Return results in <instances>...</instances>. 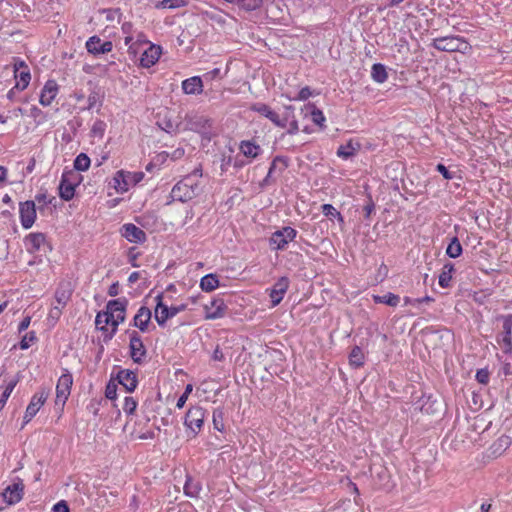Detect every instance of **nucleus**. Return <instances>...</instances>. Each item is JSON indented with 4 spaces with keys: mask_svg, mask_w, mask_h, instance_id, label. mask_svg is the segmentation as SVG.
I'll return each instance as SVG.
<instances>
[{
    "mask_svg": "<svg viewBox=\"0 0 512 512\" xmlns=\"http://www.w3.org/2000/svg\"><path fill=\"white\" fill-rule=\"evenodd\" d=\"M201 178L202 170L200 168H196L186 175L172 188L171 197L173 200L187 202L198 196L203 190Z\"/></svg>",
    "mask_w": 512,
    "mask_h": 512,
    "instance_id": "f257e3e1",
    "label": "nucleus"
},
{
    "mask_svg": "<svg viewBox=\"0 0 512 512\" xmlns=\"http://www.w3.org/2000/svg\"><path fill=\"white\" fill-rule=\"evenodd\" d=\"M432 46L439 51L460 52L463 54H466L471 50L470 44L460 36L435 38L432 42Z\"/></svg>",
    "mask_w": 512,
    "mask_h": 512,
    "instance_id": "f03ea898",
    "label": "nucleus"
},
{
    "mask_svg": "<svg viewBox=\"0 0 512 512\" xmlns=\"http://www.w3.org/2000/svg\"><path fill=\"white\" fill-rule=\"evenodd\" d=\"M502 322V329L496 335V342L505 354H512V314L499 315L496 318Z\"/></svg>",
    "mask_w": 512,
    "mask_h": 512,
    "instance_id": "7ed1b4c3",
    "label": "nucleus"
},
{
    "mask_svg": "<svg viewBox=\"0 0 512 512\" xmlns=\"http://www.w3.org/2000/svg\"><path fill=\"white\" fill-rule=\"evenodd\" d=\"M143 178V172H125L123 170H119L113 177V187L117 192L124 193L127 192L130 187L141 182Z\"/></svg>",
    "mask_w": 512,
    "mask_h": 512,
    "instance_id": "20e7f679",
    "label": "nucleus"
},
{
    "mask_svg": "<svg viewBox=\"0 0 512 512\" xmlns=\"http://www.w3.org/2000/svg\"><path fill=\"white\" fill-rule=\"evenodd\" d=\"M205 417L206 411L201 406H193L187 411L184 419V425L189 430L188 436L191 434L192 437H195L200 432L204 424Z\"/></svg>",
    "mask_w": 512,
    "mask_h": 512,
    "instance_id": "39448f33",
    "label": "nucleus"
},
{
    "mask_svg": "<svg viewBox=\"0 0 512 512\" xmlns=\"http://www.w3.org/2000/svg\"><path fill=\"white\" fill-rule=\"evenodd\" d=\"M79 181L80 175L77 172L72 170L64 172L59 184V196L65 201L71 200Z\"/></svg>",
    "mask_w": 512,
    "mask_h": 512,
    "instance_id": "423d86ee",
    "label": "nucleus"
},
{
    "mask_svg": "<svg viewBox=\"0 0 512 512\" xmlns=\"http://www.w3.org/2000/svg\"><path fill=\"white\" fill-rule=\"evenodd\" d=\"M24 485L21 480L8 485L0 494V510L18 503L23 497Z\"/></svg>",
    "mask_w": 512,
    "mask_h": 512,
    "instance_id": "0eeeda50",
    "label": "nucleus"
},
{
    "mask_svg": "<svg viewBox=\"0 0 512 512\" xmlns=\"http://www.w3.org/2000/svg\"><path fill=\"white\" fill-rule=\"evenodd\" d=\"M296 235L297 231L294 228L290 226L283 227L271 235L269 244L274 250H284L288 243L295 239Z\"/></svg>",
    "mask_w": 512,
    "mask_h": 512,
    "instance_id": "6e6552de",
    "label": "nucleus"
},
{
    "mask_svg": "<svg viewBox=\"0 0 512 512\" xmlns=\"http://www.w3.org/2000/svg\"><path fill=\"white\" fill-rule=\"evenodd\" d=\"M157 305L154 311L155 320L160 326H164L166 321L174 316H176L179 312L185 309L184 305L181 306H172L168 307L162 302V295L156 296Z\"/></svg>",
    "mask_w": 512,
    "mask_h": 512,
    "instance_id": "1a4fd4ad",
    "label": "nucleus"
},
{
    "mask_svg": "<svg viewBox=\"0 0 512 512\" xmlns=\"http://www.w3.org/2000/svg\"><path fill=\"white\" fill-rule=\"evenodd\" d=\"M73 377L69 372L60 376L56 385V400L58 406H64L71 392Z\"/></svg>",
    "mask_w": 512,
    "mask_h": 512,
    "instance_id": "9d476101",
    "label": "nucleus"
},
{
    "mask_svg": "<svg viewBox=\"0 0 512 512\" xmlns=\"http://www.w3.org/2000/svg\"><path fill=\"white\" fill-rule=\"evenodd\" d=\"M129 348L132 360L137 364H141L146 357L147 351L140 335L136 331L130 333Z\"/></svg>",
    "mask_w": 512,
    "mask_h": 512,
    "instance_id": "9b49d317",
    "label": "nucleus"
},
{
    "mask_svg": "<svg viewBox=\"0 0 512 512\" xmlns=\"http://www.w3.org/2000/svg\"><path fill=\"white\" fill-rule=\"evenodd\" d=\"M205 319L215 320L225 316L227 306L222 298H214L204 305Z\"/></svg>",
    "mask_w": 512,
    "mask_h": 512,
    "instance_id": "f8f14e48",
    "label": "nucleus"
},
{
    "mask_svg": "<svg viewBox=\"0 0 512 512\" xmlns=\"http://www.w3.org/2000/svg\"><path fill=\"white\" fill-rule=\"evenodd\" d=\"M19 214L22 227L25 229L31 228L36 219L35 203L30 200L21 202L19 205Z\"/></svg>",
    "mask_w": 512,
    "mask_h": 512,
    "instance_id": "ddd939ff",
    "label": "nucleus"
},
{
    "mask_svg": "<svg viewBox=\"0 0 512 512\" xmlns=\"http://www.w3.org/2000/svg\"><path fill=\"white\" fill-rule=\"evenodd\" d=\"M48 394L45 391H41L32 396L29 405L26 408L24 421L28 423L37 414L39 409L45 403Z\"/></svg>",
    "mask_w": 512,
    "mask_h": 512,
    "instance_id": "4468645a",
    "label": "nucleus"
},
{
    "mask_svg": "<svg viewBox=\"0 0 512 512\" xmlns=\"http://www.w3.org/2000/svg\"><path fill=\"white\" fill-rule=\"evenodd\" d=\"M86 49L93 55L109 53L113 49L111 41L102 42L98 36H92L86 41Z\"/></svg>",
    "mask_w": 512,
    "mask_h": 512,
    "instance_id": "2eb2a0df",
    "label": "nucleus"
},
{
    "mask_svg": "<svg viewBox=\"0 0 512 512\" xmlns=\"http://www.w3.org/2000/svg\"><path fill=\"white\" fill-rule=\"evenodd\" d=\"M121 235L132 243H143L146 241V233L132 223H127L122 226Z\"/></svg>",
    "mask_w": 512,
    "mask_h": 512,
    "instance_id": "dca6fc26",
    "label": "nucleus"
},
{
    "mask_svg": "<svg viewBox=\"0 0 512 512\" xmlns=\"http://www.w3.org/2000/svg\"><path fill=\"white\" fill-rule=\"evenodd\" d=\"M162 54V48L155 44H149L140 57V65L145 68H150L155 65Z\"/></svg>",
    "mask_w": 512,
    "mask_h": 512,
    "instance_id": "f3484780",
    "label": "nucleus"
},
{
    "mask_svg": "<svg viewBox=\"0 0 512 512\" xmlns=\"http://www.w3.org/2000/svg\"><path fill=\"white\" fill-rule=\"evenodd\" d=\"M211 126L210 120L204 116L199 115H186L184 130L195 132H204Z\"/></svg>",
    "mask_w": 512,
    "mask_h": 512,
    "instance_id": "a211bd4d",
    "label": "nucleus"
},
{
    "mask_svg": "<svg viewBox=\"0 0 512 512\" xmlns=\"http://www.w3.org/2000/svg\"><path fill=\"white\" fill-rule=\"evenodd\" d=\"M289 287V279L287 277H281L270 290L269 296L271 299L272 307L277 306L283 299L287 289Z\"/></svg>",
    "mask_w": 512,
    "mask_h": 512,
    "instance_id": "6ab92c4d",
    "label": "nucleus"
},
{
    "mask_svg": "<svg viewBox=\"0 0 512 512\" xmlns=\"http://www.w3.org/2000/svg\"><path fill=\"white\" fill-rule=\"evenodd\" d=\"M58 84L55 80H48L42 88L39 102L43 106H49L58 94Z\"/></svg>",
    "mask_w": 512,
    "mask_h": 512,
    "instance_id": "aec40b11",
    "label": "nucleus"
},
{
    "mask_svg": "<svg viewBox=\"0 0 512 512\" xmlns=\"http://www.w3.org/2000/svg\"><path fill=\"white\" fill-rule=\"evenodd\" d=\"M181 87L187 95H199L203 92V81L200 76H193L183 80Z\"/></svg>",
    "mask_w": 512,
    "mask_h": 512,
    "instance_id": "412c9836",
    "label": "nucleus"
},
{
    "mask_svg": "<svg viewBox=\"0 0 512 512\" xmlns=\"http://www.w3.org/2000/svg\"><path fill=\"white\" fill-rule=\"evenodd\" d=\"M117 380L127 392H133L138 383L136 374L131 370H120L117 374Z\"/></svg>",
    "mask_w": 512,
    "mask_h": 512,
    "instance_id": "4be33fe9",
    "label": "nucleus"
},
{
    "mask_svg": "<svg viewBox=\"0 0 512 512\" xmlns=\"http://www.w3.org/2000/svg\"><path fill=\"white\" fill-rule=\"evenodd\" d=\"M127 300L125 298H119L116 300H110L107 303L106 309L113 313L115 319L118 322H123L125 320V312H126Z\"/></svg>",
    "mask_w": 512,
    "mask_h": 512,
    "instance_id": "5701e85b",
    "label": "nucleus"
},
{
    "mask_svg": "<svg viewBox=\"0 0 512 512\" xmlns=\"http://www.w3.org/2000/svg\"><path fill=\"white\" fill-rule=\"evenodd\" d=\"M46 244V236L43 233H30L25 238V245L30 253L37 252Z\"/></svg>",
    "mask_w": 512,
    "mask_h": 512,
    "instance_id": "b1692460",
    "label": "nucleus"
},
{
    "mask_svg": "<svg viewBox=\"0 0 512 512\" xmlns=\"http://www.w3.org/2000/svg\"><path fill=\"white\" fill-rule=\"evenodd\" d=\"M151 315L152 314L149 308L145 306L140 307L134 316V326L139 328L142 332L147 331L148 324L151 320Z\"/></svg>",
    "mask_w": 512,
    "mask_h": 512,
    "instance_id": "393cba45",
    "label": "nucleus"
},
{
    "mask_svg": "<svg viewBox=\"0 0 512 512\" xmlns=\"http://www.w3.org/2000/svg\"><path fill=\"white\" fill-rule=\"evenodd\" d=\"M288 166L287 159L284 157L277 156L273 159L267 176L263 180V184L272 183L273 175L278 171L279 173L283 172Z\"/></svg>",
    "mask_w": 512,
    "mask_h": 512,
    "instance_id": "a878e982",
    "label": "nucleus"
},
{
    "mask_svg": "<svg viewBox=\"0 0 512 512\" xmlns=\"http://www.w3.org/2000/svg\"><path fill=\"white\" fill-rule=\"evenodd\" d=\"M72 295L70 283H61L55 291V300L58 306L65 307Z\"/></svg>",
    "mask_w": 512,
    "mask_h": 512,
    "instance_id": "bb28decb",
    "label": "nucleus"
},
{
    "mask_svg": "<svg viewBox=\"0 0 512 512\" xmlns=\"http://www.w3.org/2000/svg\"><path fill=\"white\" fill-rule=\"evenodd\" d=\"M239 149L245 157L251 159L256 158L261 152L260 146L249 140L241 141Z\"/></svg>",
    "mask_w": 512,
    "mask_h": 512,
    "instance_id": "cd10ccee",
    "label": "nucleus"
},
{
    "mask_svg": "<svg viewBox=\"0 0 512 512\" xmlns=\"http://www.w3.org/2000/svg\"><path fill=\"white\" fill-rule=\"evenodd\" d=\"M122 32L125 34L124 43L126 46H128V53L133 54L134 56L137 55V50L135 49V44L132 43L133 41V24L131 22H124L122 24Z\"/></svg>",
    "mask_w": 512,
    "mask_h": 512,
    "instance_id": "c85d7f7f",
    "label": "nucleus"
},
{
    "mask_svg": "<svg viewBox=\"0 0 512 512\" xmlns=\"http://www.w3.org/2000/svg\"><path fill=\"white\" fill-rule=\"evenodd\" d=\"M511 445L509 436L502 435L490 447L491 454L495 457L500 456Z\"/></svg>",
    "mask_w": 512,
    "mask_h": 512,
    "instance_id": "c756f323",
    "label": "nucleus"
},
{
    "mask_svg": "<svg viewBox=\"0 0 512 512\" xmlns=\"http://www.w3.org/2000/svg\"><path fill=\"white\" fill-rule=\"evenodd\" d=\"M218 287L219 279L216 274H207L200 280V288L205 292H212Z\"/></svg>",
    "mask_w": 512,
    "mask_h": 512,
    "instance_id": "7c9ffc66",
    "label": "nucleus"
},
{
    "mask_svg": "<svg viewBox=\"0 0 512 512\" xmlns=\"http://www.w3.org/2000/svg\"><path fill=\"white\" fill-rule=\"evenodd\" d=\"M305 111V115L307 116L309 114L313 123L319 125L320 127L324 125V122L326 120L325 116L321 110L316 108L315 105L308 104L307 106H305Z\"/></svg>",
    "mask_w": 512,
    "mask_h": 512,
    "instance_id": "2f4dec72",
    "label": "nucleus"
},
{
    "mask_svg": "<svg viewBox=\"0 0 512 512\" xmlns=\"http://www.w3.org/2000/svg\"><path fill=\"white\" fill-rule=\"evenodd\" d=\"M453 272L454 265L452 263H446L443 266L442 272L439 275V285L442 288H448L450 286Z\"/></svg>",
    "mask_w": 512,
    "mask_h": 512,
    "instance_id": "473e14b6",
    "label": "nucleus"
},
{
    "mask_svg": "<svg viewBox=\"0 0 512 512\" xmlns=\"http://www.w3.org/2000/svg\"><path fill=\"white\" fill-rule=\"evenodd\" d=\"M250 110L259 113L260 115L266 117L270 121L275 120L276 114H277L267 104L260 103V102L253 103L250 106Z\"/></svg>",
    "mask_w": 512,
    "mask_h": 512,
    "instance_id": "72a5a7b5",
    "label": "nucleus"
},
{
    "mask_svg": "<svg viewBox=\"0 0 512 512\" xmlns=\"http://www.w3.org/2000/svg\"><path fill=\"white\" fill-rule=\"evenodd\" d=\"M371 77L377 83H384L388 78L386 68L381 63L373 64L371 69Z\"/></svg>",
    "mask_w": 512,
    "mask_h": 512,
    "instance_id": "f704fd0d",
    "label": "nucleus"
},
{
    "mask_svg": "<svg viewBox=\"0 0 512 512\" xmlns=\"http://www.w3.org/2000/svg\"><path fill=\"white\" fill-rule=\"evenodd\" d=\"M16 83L14 88L18 90H24L30 83L31 75L29 69L21 70L17 74H14Z\"/></svg>",
    "mask_w": 512,
    "mask_h": 512,
    "instance_id": "c9c22d12",
    "label": "nucleus"
},
{
    "mask_svg": "<svg viewBox=\"0 0 512 512\" xmlns=\"http://www.w3.org/2000/svg\"><path fill=\"white\" fill-rule=\"evenodd\" d=\"M372 297L375 303H382L391 307H396L400 302V297L390 292L382 296L373 295Z\"/></svg>",
    "mask_w": 512,
    "mask_h": 512,
    "instance_id": "e433bc0d",
    "label": "nucleus"
},
{
    "mask_svg": "<svg viewBox=\"0 0 512 512\" xmlns=\"http://www.w3.org/2000/svg\"><path fill=\"white\" fill-rule=\"evenodd\" d=\"M349 363L356 368L361 367L364 364V354L359 346L352 348L349 354Z\"/></svg>",
    "mask_w": 512,
    "mask_h": 512,
    "instance_id": "4c0bfd02",
    "label": "nucleus"
},
{
    "mask_svg": "<svg viewBox=\"0 0 512 512\" xmlns=\"http://www.w3.org/2000/svg\"><path fill=\"white\" fill-rule=\"evenodd\" d=\"M230 3L236 4L245 11H254L262 5V0H233Z\"/></svg>",
    "mask_w": 512,
    "mask_h": 512,
    "instance_id": "58836bf2",
    "label": "nucleus"
},
{
    "mask_svg": "<svg viewBox=\"0 0 512 512\" xmlns=\"http://www.w3.org/2000/svg\"><path fill=\"white\" fill-rule=\"evenodd\" d=\"M446 254L451 258H457L462 254V245L457 237H454L448 244Z\"/></svg>",
    "mask_w": 512,
    "mask_h": 512,
    "instance_id": "ea45409f",
    "label": "nucleus"
},
{
    "mask_svg": "<svg viewBox=\"0 0 512 512\" xmlns=\"http://www.w3.org/2000/svg\"><path fill=\"white\" fill-rule=\"evenodd\" d=\"M90 167V158L85 153H80L74 160V168L77 171H86Z\"/></svg>",
    "mask_w": 512,
    "mask_h": 512,
    "instance_id": "a19ab883",
    "label": "nucleus"
},
{
    "mask_svg": "<svg viewBox=\"0 0 512 512\" xmlns=\"http://www.w3.org/2000/svg\"><path fill=\"white\" fill-rule=\"evenodd\" d=\"M106 130V123L103 120H96L91 128V135L102 138Z\"/></svg>",
    "mask_w": 512,
    "mask_h": 512,
    "instance_id": "79ce46f5",
    "label": "nucleus"
},
{
    "mask_svg": "<svg viewBox=\"0 0 512 512\" xmlns=\"http://www.w3.org/2000/svg\"><path fill=\"white\" fill-rule=\"evenodd\" d=\"M322 212L327 217L337 218L340 222H344L343 217L339 211L336 210L331 204L322 205Z\"/></svg>",
    "mask_w": 512,
    "mask_h": 512,
    "instance_id": "37998d69",
    "label": "nucleus"
},
{
    "mask_svg": "<svg viewBox=\"0 0 512 512\" xmlns=\"http://www.w3.org/2000/svg\"><path fill=\"white\" fill-rule=\"evenodd\" d=\"M356 149L353 147L351 143H347L346 145H341L338 148L337 155L344 159H347L355 154Z\"/></svg>",
    "mask_w": 512,
    "mask_h": 512,
    "instance_id": "c03bdc74",
    "label": "nucleus"
},
{
    "mask_svg": "<svg viewBox=\"0 0 512 512\" xmlns=\"http://www.w3.org/2000/svg\"><path fill=\"white\" fill-rule=\"evenodd\" d=\"M200 491V486L188 479L184 485V492L189 497H196Z\"/></svg>",
    "mask_w": 512,
    "mask_h": 512,
    "instance_id": "a18cd8bd",
    "label": "nucleus"
},
{
    "mask_svg": "<svg viewBox=\"0 0 512 512\" xmlns=\"http://www.w3.org/2000/svg\"><path fill=\"white\" fill-rule=\"evenodd\" d=\"M37 340L36 334L34 331L26 333L21 341H20V348L22 350L28 349L32 343H34Z\"/></svg>",
    "mask_w": 512,
    "mask_h": 512,
    "instance_id": "49530a36",
    "label": "nucleus"
},
{
    "mask_svg": "<svg viewBox=\"0 0 512 512\" xmlns=\"http://www.w3.org/2000/svg\"><path fill=\"white\" fill-rule=\"evenodd\" d=\"M158 125L160 126V128L168 133H173V132H176L178 129H179V125L178 124H175L172 120L170 119H162L160 122H158Z\"/></svg>",
    "mask_w": 512,
    "mask_h": 512,
    "instance_id": "de8ad7c7",
    "label": "nucleus"
},
{
    "mask_svg": "<svg viewBox=\"0 0 512 512\" xmlns=\"http://www.w3.org/2000/svg\"><path fill=\"white\" fill-rule=\"evenodd\" d=\"M185 5V0H162L157 7L175 9L184 7Z\"/></svg>",
    "mask_w": 512,
    "mask_h": 512,
    "instance_id": "09e8293b",
    "label": "nucleus"
},
{
    "mask_svg": "<svg viewBox=\"0 0 512 512\" xmlns=\"http://www.w3.org/2000/svg\"><path fill=\"white\" fill-rule=\"evenodd\" d=\"M103 13L106 16V20L109 22H120L121 19V12L120 9H104Z\"/></svg>",
    "mask_w": 512,
    "mask_h": 512,
    "instance_id": "8fccbe9b",
    "label": "nucleus"
},
{
    "mask_svg": "<svg viewBox=\"0 0 512 512\" xmlns=\"http://www.w3.org/2000/svg\"><path fill=\"white\" fill-rule=\"evenodd\" d=\"M137 407V401L133 397H125L123 410L127 414H133Z\"/></svg>",
    "mask_w": 512,
    "mask_h": 512,
    "instance_id": "3c124183",
    "label": "nucleus"
},
{
    "mask_svg": "<svg viewBox=\"0 0 512 512\" xmlns=\"http://www.w3.org/2000/svg\"><path fill=\"white\" fill-rule=\"evenodd\" d=\"M16 381H11L5 388V390L3 391L2 393V396L0 398V406L3 407L7 401V399L9 398V396L11 395L14 387L16 386Z\"/></svg>",
    "mask_w": 512,
    "mask_h": 512,
    "instance_id": "603ef678",
    "label": "nucleus"
},
{
    "mask_svg": "<svg viewBox=\"0 0 512 512\" xmlns=\"http://www.w3.org/2000/svg\"><path fill=\"white\" fill-rule=\"evenodd\" d=\"M107 314H104L103 312H99L97 315H96V318H95V324L96 326L100 329V330H106V326H108V322H107Z\"/></svg>",
    "mask_w": 512,
    "mask_h": 512,
    "instance_id": "864d4df0",
    "label": "nucleus"
},
{
    "mask_svg": "<svg viewBox=\"0 0 512 512\" xmlns=\"http://www.w3.org/2000/svg\"><path fill=\"white\" fill-rule=\"evenodd\" d=\"M213 425H214V428L218 431H222L224 429V423H223V417H222L221 411H214Z\"/></svg>",
    "mask_w": 512,
    "mask_h": 512,
    "instance_id": "5fc2aeb1",
    "label": "nucleus"
},
{
    "mask_svg": "<svg viewBox=\"0 0 512 512\" xmlns=\"http://www.w3.org/2000/svg\"><path fill=\"white\" fill-rule=\"evenodd\" d=\"M105 396L107 399L114 400L117 396V385L109 382L106 386Z\"/></svg>",
    "mask_w": 512,
    "mask_h": 512,
    "instance_id": "6e6d98bb",
    "label": "nucleus"
},
{
    "mask_svg": "<svg viewBox=\"0 0 512 512\" xmlns=\"http://www.w3.org/2000/svg\"><path fill=\"white\" fill-rule=\"evenodd\" d=\"M87 102H88V109L94 108L97 104L100 105L101 101H100L99 93L96 91H92L88 96Z\"/></svg>",
    "mask_w": 512,
    "mask_h": 512,
    "instance_id": "4d7b16f0",
    "label": "nucleus"
},
{
    "mask_svg": "<svg viewBox=\"0 0 512 512\" xmlns=\"http://www.w3.org/2000/svg\"><path fill=\"white\" fill-rule=\"evenodd\" d=\"M310 96H312V91L311 89L306 86V87H303L299 92H298V95L296 97H293V98H290L291 100H299V101H304V100H307Z\"/></svg>",
    "mask_w": 512,
    "mask_h": 512,
    "instance_id": "13d9d810",
    "label": "nucleus"
},
{
    "mask_svg": "<svg viewBox=\"0 0 512 512\" xmlns=\"http://www.w3.org/2000/svg\"><path fill=\"white\" fill-rule=\"evenodd\" d=\"M476 380L481 384L489 382V372L487 369H480L476 372Z\"/></svg>",
    "mask_w": 512,
    "mask_h": 512,
    "instance_id": "bf43d9fd",
    "label": "nucleus"
},
{
    "mask_svg": "<svg viewBox=\"0 0 512 512\" xmlns=\"http://www.w3.org/2000/svg\"><path fill=\"white\" fill-rule=\"evenodd\" d=\"M104 314H107V322H108V325H111L112 326V333L114 334L117 330V327L118 325L121 323V322H118L117 319H115V316L113 313L109 312L107 309L106 311L103 312Z\"/></svg>",
    "mask_w": 512,
    "mask_h": 512,
    "instance_id": "052dcab7",
    "label": "nucleus"
},
{
    "mask_svg": "<svg viewBox=\"0 0 512 512\" xmlns=\"http://www.w3.org/2000/svg\"><path fill=\"white\" fill-rule=\"evenodd\" d=\"M25 69H28V66L26 65V63L23 60L14 59V63H13L14 74H17L21 70H25Z\"/></svg>",
    "mask_w": 512,
    "mask_h": 512,
    "instance_id": "680f3d73",
    "label": "nucleus"
},
{
    "mask_svg": "<svg viewBox=\"0 0 512 512\" xmlns=\"http://www.w3.org/2000/svg\"><path fill=\"white\" fill-rule=\"evenodd\" d=\"M436 170L447 180L453 178V174L441 163L436 166Z\"/></svg>",
    "mask_w": 512,
    "mask_h": 512,
    "instance_id": "e2e57ef3",
    "label": "nucleus"
},
{
    "mask_svg": "<svg viewBox=\"0 0 512 512\" xmlns=\"http://www.w3.org/2000/svg\"><path fill=\"white\" fill-rule=\"evenodd\" d=\"M52 510H53V512H70L69 507H68L67 503L64 500L59 501L58 503H56L53 506Z\"/></svg>",
    "mask_w": 512,
    "mask_h": 512,
    "instance_id": "0e129e2a",
    "label": "nucleus"
},
{
    "mask_svg": "<svg viewBox=\"0 0 512 512\" xmlns=\"http://www.w3.org/2000/svg\"><path fill=\"white\" fill-rule=\"evenodd\" d=\"M62 308L63 307H61V306L54 305L49 312V317L53 318V319H59V317L62 313Z\"/></svg>",
    "mask_w": 512,
    "mask_h": 512,
    "instance_id": "69168bd1",
    "label": "nucleus"
},
{
    "mask_svg": "<svg viewBox=\"0 0 512 512\" xmlns=\"http://www.w3.org/2000/svg\"><path fill=\"white\" fill-rule=\"evenodd\" d=\"M30 322H31V317L30 316L24 317L23 320L20 322V324L18 326V331L20 333L25 331L29 327Z\"/></svg>",
    "mask_w": 512,
    "mask_h": 512,
    "instance_id": "338daca9",
    "label": "nucleus"
},
{
    "mask_svg": "<svg viewBox=\"0 0 512 512\" xmlns=\"http://www.w3.org/2000/svg\"><path fill=\"white\" fill-rule=\"evenodd\" d=\"M299 131L298 122L296 120H293L289 124V128L287 130V133L290 135H294Z\"/></svg>",
    "mask_w": 512,
    "mask_h": 512,
    "instance_id": "774afa93",
    "label": "nucleus"
}]
</instances>
